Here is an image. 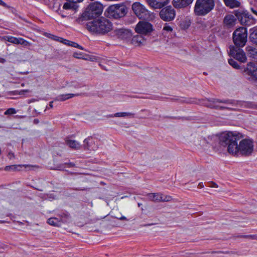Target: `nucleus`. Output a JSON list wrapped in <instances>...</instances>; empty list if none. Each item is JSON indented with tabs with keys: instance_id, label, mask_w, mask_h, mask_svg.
I'll return each instance as SVG.
<instances>
[{
	"instance_id": "c03bdc74",
	"label": "nucleus",
	"mask_w": 257,
	"mask_h": 257,
	"mask_svg": "<svg viewBox=\"0 0 257 257\" xmlns=\"http://www.w3.org/2000/svg\"><path fill=\"white\" fill-rule=\"evenodd\" d=\"M119 220H127L125 216H121L120 217H117Z\"/></svg>"
},
{
	"instance_id": "09e8293b",
	"label": "nucleus",
	"mask_w": 257,
	"mask_h": 257,
	"mask_svg": "<svg viewBox=\"0 0 257 257\" xmlns=\"http://www.w3.org/2000/svg\"><path fill=\"white\" fill-rule=\"evenodd\" d=\"M154 224V223H151V224H146V225H144V226H150V225H152Z\"/></svg>"
},
{
	"instance_id": "2eb2a0df",
	"label": "nucleus",
	"mask_w": 257,
	"mask_h": 257,
	"mask_svg": "<svg viewBox=\"0 0 257 257\" xmlns=\"http://www.w3.org/2000/svg\"><path fill=\"white\" fill-rule=\"evenodd\" d=\"M4 40L14 44H21L24 46H31V44L22 38H16L13 36H7Z\"/></svg>"
},
{
	"instance_id": "a19ab883",
	"label": "nucleus",
	"mask_w": 257,
	"mask_h": 257,
	"mask_svg": "<svg viewBox=\"0 0 257 257\" xmlns=\"http://www.w3.org/2000/svg\"><path fill=\"white\" fill-rule=\"evenodd\" d=\"M209 187H210L217 188L218 187V185L214 182H211L209 183Z\"/></svg>"
},
{
	"instance_id": "7c9ffc66",
	"label": "nucleus",
	"mask_w": 257,
	"mask_h": 257,
	"mask_svg": "<svg viewBox=\"0 0 257 257\" xmlns=\"http://www.w3.org/2000/svg\"><path fill=\"white\" fill-rule=\"evenodd\" d=\"M228 63L231 66H232L234 68L238 69L239 68V66L237 62L232 59H229Z\"/></svg>"
},
{
	"instance_id": "dca6fc26",
	"label": "nucleus",
	"mask_w": 257,
	"mask_h": 257,
	"mask_svg": "<svg viewBox=\"0 0 257 257\" xmlns=\"http://www.w3.org/2000/svg\"><path fill=\"white\" fill-rule=\"evenodd\" d=\"M236 18L232 15H226L223 19V27L225 29L233 28L236 24Z\"/></svg>"
},
{
	"instance_id": "603ef678",
	"label": "nucleus",
	"mask_w": 257,
	"mask_h": 257,
	"mask_svg": "<svg viewBox=\"0 0 257 257\" xmlns=\"http://www.w3.org/2000/svg\"><path fill=\"white\" fill-rule=\"evenodd\" d=\"M50 198L54 199L55 198L54 197H51V195H50V196L49 197Z\"/></svg>"
},
{
	"instance_id": "39448f33",
	"label": "nucleus",
	"mask_w": 257,
	"mask_h": 257,
	"mask_svg": "<svg viewBox=\"0 0 257 257\" xmlns=\"http://www.w3.org/2000/svg\"><path fill=\"white\" fill-rule=\"evenodd\" d=\"M132 9L135 15L140 19L151 22L155 18V14L147 9L145 6L140 2L133 3Z\"/></svg>"
},
{
	"instance_id": "5701e85b",
	"label": "nucleus",
	"mask_w": 257,
	"mask_h": 257,
	"mask_svg": "<svg viewBox=\"0 0 257 257\" xmlns=\"http://www.w3.org/2000/svg\"><path fill=\"white\" fill-rule=\"evenodd\" d=\"M135 114L132 112H117L114 113V114H110L109 115L110 117H134Z\"/></svg>"
},
{
	"instance_id": "2f4dec72",
	"label": "nucleus",
	"mask_w": 257,
	"mask_h": 257,
	"mask_svg": "<svg viewBox=\"0 0 257 257\" xmlns=\"http://www.w3.org/2000/svg\"><path fill=\"white\" fill-rule=\"evenodd\" d=\"M17 111L15 108H10L8 109L4 113L5 115H10L16 113Z\"/></svg>"
},
{
	"instance_id": "37998d69",
	"label": "nucleus",
	"mask_w": 257,
	"mask_h": 257,
	"mask_svg": "<svg viewBox=\"0 0 257 257\" xmlns=\"http://www.w3.org/2000/svg\"><path fill=\"white\" fill-rule=\"evenodd\" d=\"M0 5L2 6L3 7L7 8H9V7L7 5L6 3L4 2L2 0H0Z\"/></svg>"
},
{
	"instance_id": "72a5a7b5",
	"label": "nucleus",
	"mask_w": 257,
	"mask_h": 257,
	"mask_svg": "<svg viewBox=\"0 0 257 257\" xmlns=\"http://www.w3.org/2000/svg\"><path fill=\"white\" fill-rule=\"evenodd\" d=\"M200 139V143L198 145L201 147H205L207 144L206 140L205 138H201Z\"/></svg>"
},
{
	"instance_id": "c756f323",
	"label": "nucleus",
	"mask_w": 257,
	"mask_h": 257,
	"mask_svg": "<svg viewBox=\"0 0 257 257\" xmlns=\"http://www.w3.org/2000/svg\"><path fill=\"white\" fill-rule=\"evenodd\" d=\"M77 94L68 93L65 94L59 95L57 97L56 99L59 101H65L68 99L73 97L75 96H77Z\"/></svg>"
},
{
	"instance_id": "a18cd8bd",
	"label": "nucleus",
	"mask_w": 257,
	"mask_h": 257,
	"mask_svg": "<svg viewBox=\"0 0 257 257\" xmlns=\"http://www.w3.org/2000/svg\"><path fill=\"white\" fill-rule=\"evenodd\" d=\"M198 187L200 188H203L204 187V185H203L202 183H199V184H198Z\"/></svg>"
},
{
	"instance_id": "20e7f679",
	"label": "nucleus",
	"mask_w": 257,
	"mask_h": 257,
	"mask_svg": "<svg viewBox=\"0 0 257 257\" xmlns=\"http://www.w3.org/2000/svg\"><path fill=\"white\" fill-rule=\"evenodd\" d=\"M214 0H196L194 13L197 16H205L213 10Z\"/></svg>"
},
{
	"instance_id": "4be33fe9",
	"label": "nucleus",
	"mask_w": 257,
	"mask_h": 257,
	"mask_svg": "<svg viewBox=\"0 0 257 257\" xmlns=\"http://www.w3.org/2000/svg\"><path fill=\"white\" fill-rule=\"evenodd\" d=\"M143 35L139 34L134 36L132 39V43L135 46L144 45L146 43V39Z\"/></svg>"
},
{
	"instance_id": "473e14b6",
	"label": "nucleus",
	"mask_w": 257,
	"mask_h": 257,
	"mask_svg": "<svg viewBox=\"0 0 257 257\" xmlns=\"http://www.w3.org/2000/svg\"><path fill=\"white\" fill-rule=\"evenodd\" d=\"M250 11L254 15V16L257 17V6H251L249 8Z\"/></svg>"
},
{
	"instance_id": "e433bc0d",
	"label": "nucleus",
	"mask_w": 257,
	"mask_h": 257,
	"mask_svg": "<svg viewBox=\"0 0 257 257\" xmlns=\"http://www.w3.org/2000/svg\"><path fill=\"white\" fill-rule=\"evenodd\" d=\"M30 91L29 89L21 90L19 91H16L15 94L23 95L25 92H29Z\"/></svg>"
},
{
	"instance_id": "412c9836",
	"label": "nucleus",
	"mask_w": 257,
	"mask_h": 257,
	"mask_svg": "<svg viewBox=\"0 0 257 257\" xmlns=\"http://www.w3.org/2000/svg\"><path fill=\"white\" fill-rule=\"evenodd\" d=\"M193 0H173V6L176 9H181L187 7L191 5Z\"/></svg>"
},
{
	"instance_id": "cd10ccee",
	"label": "nucleus",
	"mask_w": 257,
	"mask_h": 257,
	"mask_svg": "<svg viewBox=\"0 0 257 257\" xmlns=\"http://www.w3.org/2000/svg\"><path fill=\"white\" fill-rule=\"evenodd\" d=\"M22 166L25 167L26 168H30L31 166L29 165H14L11 166H7L5 168V170L6 171H9L10 170H20L19 168L22 167Z\"/></svg>"
},
{
	"instance_id": "423d86ee",
	"label": "nucleus",
	"mask_w": 257,
	"mask_h": 257,
	"mask_svg": "<svg viewBox=\"0 0 257 257\" xmlns=\"http://www.w3.org/2000/svg\"><path fill=\"white\" fill-rule=\"evenodd\" d=\"M247 30L244 27L236 29L233 33L232 38L235 47H243L247 42Z\"/></svg>"
},
{
	"instance_id": "79ce46f5",
	"label": "nucleus",
	"mask_w": 257,
	"mask_h": 257,
	"mask_svg": "<svg viewBox=\"0 0 257 257\" xmlns=\"http://www.w3.org/2000/svg\"><path fill=\"white\" fill-rule=\"evenodd\" d=\"M8 157L10 160H11L15 158V155L13 153L10 152L8 155Z\"/></svg>"
},
{
	"instance_id": "ea45409f",
	"label": "nucleus",
	"mask_w": 257,
	"mask_h": 257,
	"mask_svg": "<svg viewBox=\"0 0 257 257\" xmlns=\"http://www.w3.org/2000/svg\"><path fill=\"white\" fill-rule=\"evenodd\" d=\"M163 30H165V31H168V32H170V31H171L172 30V29L169 26H165L163 28Z\"/></svg>"
},
{
	"instance_id": "4468645a",
	"label": "nucleus",
	"mask_w": 257,
	"mask_h": 257,
	"mask_svg": "<svg viewBox=\"0 0 257 257\" xmlns=\"http://www.w3.org/2000/svg\"><path fill=\"white\" fill-rule=\"evenodd\" d=\"M147 196L149 199L154 202H168L172 199L171 196L162 193H149Z\"/></svg>"
},
{
	"instance_id": "c9c22d12",
	"label": "nucleus",
	"mask_w": 257,
	"mask_h": 257,
	"mask_svg": "<svg viewBox=\"0 0 257 257\" xmlns=\"http://www.w3.org/2000/svg\"><path fill=\"white\" fill-rule=\"evenodd\" d=\"M251 36L253 39H255V42L257 44V27L253 30Z\"/></svg>"
},
{
	"instance_id": "49530a36",
	"label": "nucleus",
	"mask_w": 257,
	"mask_h": 257,
	"mask_svg": "<svg viewBox=\"0 0 257 257\" xmlns=\"http://www.w3.org/2000/svg\"><path fill=\"white\" fill-rule=\"evenodd\" d=\"M68 166L70 167H72L74 166V164L72 163H70L68 164Z\"/></svg>"
},
{
	"instance_id": "f03ea898",
	"label": "nucleus",
	"mask_w": 257,
	"mask_h": 257,
	"mask_svg": "<svg viewBox=\"0 0 257 257\" xmlns=\"http://www.w3.org/2000/svg\"><path fill=\"white\" fill-rule=\"evenodd\" d=\"M86 28L92 33L104 35L112 29V25L108 20L101 18L88 22L86 24Z\"/></svg>"
},
{
	"instance_id": "864d4df0",
	"label": "nucleus",
	"mask_w": 257,
	"mask_h": 257,
	"mask_svg": "<svg viewBox=\"0 0 257 257\" xmlns=\"http://www.w3.org/2000/svg\"><path fill=\"white\" fill-rule=\"evenodd\" d=\"M138 205L140 207L142 205V204L140 203H138Z\"/></svg>"
},
{
	"instance_id": "ddd939ff",
	"label": "nucleus",
	"mask_w": 257,
	"mask_h": 257,
	"mask_svg": "<svg viewBox=\"0 0 257 257\" xmlns=\"http://www.w3.org/2000/svg\"><path fill=\"white\" fill-rule=\"evenodd\" d=\"M113 36L121 40H127L132 36L131 31L124 29H116L112 32Z\"/></svg>"
},
{
	"instance_id": "9d476101",
	"label": "nucleus",
	"mask_w": 257,
	"mask_h": 257,
	"mask_svg": "<svg viewBox=\"0 0 257 257\" xmlns=\"http://www.w3.org/2000/svg\"><path fill=\"white\" fill-rule=\"evenodd\" d=\"M241 47H235L233 46L229 47V54L238 61L244 63L246 60V57Z\"/></svg>"
},
{
	"instance_id": "3c124183",
	"label": "nucleus",
	"mask_w": 257,
	"mask_h": 257,
	"mask_svg": "<svg viewBox=\"0 0 257 257\" xmlns=\"http://www.w3.org/2000/svg\"><path fill=\"white\" fill-rule=\"evenodd\" d=\"M190 25L189 22H188L186 26V28H188Z\"/></svg>"
},
{
	"instance_id": "f704fd0d",
	"label": "nucleus",
	"mask_w": 257,
	"mask_h": 257,
	"mask_svg": "<svg viewBox=\"0 0 257 257\" xmlns=\"http://www.w3.org/2000/svg\"><path fill=\"white\" fill-rule=\"evenodd\" d=\"M245 106L248 108H256L257 107V105L255 104L252 102H246L244 103Z\"/></svg>"
},
{
	"instance_id": "6e6552de",
	"label": "nucleus",
	"mask_w": 257,
	"mask_h": 257,
	"mask_svg": "<svg viewBox=\"0 0 257 257\" xmlns=\"http://www.w3.org/2000/svg\"><path fill=\"white\" fill-rule=\"evenodd\" d=\"M126 9L123 6L114 5L109 6L105 12L106 16L109 18L118 19L126 14Z\"/></svg>"
},
{
	"instance_id": "0eeeda50",
	"label": "nucleus",
	"mask_w": 257,
	"mask_h": 257,
	"mask_svg": "<svg viewBox=\"0 0 257 257\" xmlns=\"http://www.w3.org/2000/svg\"><path fill=\"white\" fill-rule=\"evenodd\" d=\"M103 9V6L100 3L98 2L91 3L88 6L83 13V17L89 19L98 17L102 14Z\"/></svg>"
},
{
	"instance_id": "4c0bfd02",
	"label": "nucleus",
	"mask_w": 257,
	"mask_h": 257,
	"mask_svg": "<svg viewBox=\"0 0 257 257\" xmlns=\"http://www.w3.org/2000/svg\"><path fill=\"white\" fill-rule=\"evenodd\" d=\"M71 8H72V4L68 3H65L63 6V8L65 10H69V9H71Z\"/></svg>"
},
{
	"instance_id": "58836bf2",
	"label": "nucleus",
	"mask_w": 257,
	"mask_h": 257,
	"mask_svg": "<svg viewBox=\"0 0 257 257\" xmlns=\"http://www.w3.org/2000/svg\"><path fill=\"white\" fill-rule=\"evenodd\" d=\"M73 57L78 58V59H84L82 56L81 53H79L77 52H74L73 55Z\"/></svg>"
},
{
	"instance_id": "de8ad7c7",
	"label": "nucleus",
	"mask_w": 257,
	"mask_h": 257,
	"mask_svg": "<svg viewBox=\"0 0 257 257\" xmlns=\"http://www.w3.org/2000/svg\"><path fill=\"white\" fill-rule=\"evenodd\" d=\"M174 100H175V101H179H179H181V102L184 101V100H182V99H178V98L174 99Z\"/></svg>"
},
{
	"instance_id": "a211bd4d",
	"label": "nucleus",
	"mask_w": 257,
	"mask_h": 257,
	"mask_svg": "<svg viewBox=\"0 0 257 257\" xmlns=\"http://www.w3.org/2000/svg\"><path fill=\"white\" fill-rule=\"evenodd\" d=\"M245 72L252 79L257 80V65L249 62L247 64Z\"/></svg>"
},
{
	"instance_id": "f257e3e1",
	"label": "nucleus",
	"mask_w": 257,
	"mask_h": 257,
	"mask_svg": "<svg viewBox=\"0 0 257 257\" xmlns=\"http://www.w3.org/2000/svg\"><path fill=\"white\" fill-rule=\"evenodd\" d=\"M241 135L237 132H225L221 133L219 137L220 146L227 148V152L232 155H241L244 156H250L253 152L254 144L252 140L244 139L237 142Z\"/></svg>"
},
{
	"instance_id": "aec40b11",
	"label": "nucleus",
	"mask_w": 257,
	"mask_h": 257,
	"mask_svg": "<svg viewBox=\"0 0 257 257\" xmlns=\"http://www.w3.org/2000/svg\"><path fill=\"white\" fill-rule=\"evenodd\" d=\"M147 2L154 9H161L168 4V0H147Z\"/></svg>"
},
{
	"instance_id": "bb28decb",
	"label": "nucleus",
	"mask_w": 257,
	"mask_h": 257,
	"mask_svg": "<svg viewBox=\"0 0 257 257\" xmlns=\"http://www.w3.org/2000/svg\"><path fill=\"white\" fill-rule=\"evenodd\" d=\"M246 49L249 57L257 61V49L251 46H247Z\"/></svg>"
},
{
	"instance_id": "6ab92c4d",
	"label": "nucleus",
	"mask_w": 257,
	"mask_h": 257,
	"mask_svg": "<svg viewBox=\"0 0 257 257\" xmlns=\"http://www.w3.org/2000/svg\"><path fill=\"white\" fill-rule=\"evenodd\" d=\"M50 36L49 38L53 39L54 40L60 41L63 44L67 45L68 46H71L73 47L77 48L81 50H83V48L82 46L79 45L76 43H75L74 42H72L67 40L63 39L62 38L58 37L57 36L49 34Z\"/></svg>"
},
{
	"instance_id": "f8f14e48",
	"label": "nucleus",
	"mask_w": 257,
	"mask_h": 257,
	"mask_svg": "<svg viewBox=\"0 0 257 257\" xmlns=\"http://www.w3.org/2000/svg\"><path fill=\"white\" fill-rule=\"evenodd\" d=\"M160 16L164 21H170L175 18V11L171 7H167L161 10Z\"/></svg>"
},
{
	"instance_id": "8fccbe9b",
	"label": "nucleus",
	"mask_w": 257,
	"mask_h": 257,
	"mask_svg": "<svg viewBox=\"0 0 257 257\" xmlns=\"http://www.w3.org/2000/svg\"><path fill=\"white\" fill-rule=\"evenodd\" d=\"M49 105H50V107L51 108H52V107H53L52 102H51L50 103Z\"/></svg>"
},
{
	"instance_id": "393cba45",
	"label": "nucleus",
	"mask_w": 257,
	"mask_h": 257,
	"mask_svg": "<svg viewBox=\"0 0 257 257\" xmlns=\"http://www.w3.org/2000/svg\"><path fill=\"white\" fill-rule=\"evenodd\" d=\"M59 220L61 221V224L68 223L71 221V218L67 212H63L60 215Z\"/></svg>"
},
{
	"instance_id": "9b49d317",
	"label": "nucleus",
	"mask_w": 257,
	"mask_h": 257,
	"mask_svg": "<svg viewBox=\"0 0 257 257\" xmlns=\"http://www.w3.org/2000/svg\"><path fill=\"white\" fill-rule=\"evenodd\" d=\"M235 15L242 25H249L254 19L253 16L249 14V12L247 11H237L235 12Z\"/></svg>"
},
{
	"instance_id": "7ed1b4c3",
	"label": "nucleus",
	"mask_w": 257,
	"mask_h": 257,
	"mask_svg": "<svg viewBox=\"0 0 257 257\" xmlns=\"http://www.w3.org/2000/svg\"><path fill=\"white\" fill-rule=\"evenodd\" d=\"M237 103L238 101L232 99L220 100L214 98L204 100L202 103L203 104L207 107L220 110L224 109L229 110L233 109L234 108L230 106H235L237 105Z\"/></svg>"
},
{
	"instance_id": "b1692460",
	"label": "nucleus",
	"mask_w": 257,
	"mask_h": 257,
	"mask_svg": "<svg viewBox=\"0 0 257 257\" xmlns=\"http://www.w3.org/2000/svg\"><path fill=\"white\" fill-rule=\"evenodd\" d=\"M225 5L231 9L239 7L240 3L237 0H223Z\"/></svg>"
},
{
	"instance_id": "1a4fd4ad",
	"label": "nucleus",
	"mask_w": 257,
	"mask_h": 257,
	"mask_svg": "<svg viewBox=\"0 0 257 257\" xmlns=\"http://www.w3.org/2000/svg\"><path fill=\"white\" fill-rule=\"evenodd\" d=\"M152 25L148 22L140 21L136 26L135 31L139 34L149 35L153 31Z\"/></svg>"
},
{
	"instance_id": "c85d7f7f",
	"label": "nucleus",
	"mask_w": 257,
	"mask_h": 257,
	"mask_svg": "<svg viewBox=\"0 0 257 257\" xmlns=\"http://www.w3.org/2000/svg\"><path fill=\"white\" fill-rule=\"evenodd\" d=\"M47 222L49 224L54 226H60L61 225V221L59 218L51 217L48 219Z\"/></svg>"
},
{
	"instance_id": "f3484780",
	"label": "nucleus",
	"mask_w": 257,
	"mask_h": 257,
	"mask_svg": "<svg viewBox=\"0 0 257 257\" xmlns=\"http://www.w3.org/2000/svg\"><path fill=\"white\" fill-rule=\"evenodd\" d=\"M83 143V147L85 150L94 151L98 148L97 144L95 143V140L92 137L85 139Z\"/></svg>"
},
{
	"instance_id": "a878e982",
	"label": "nucleus",
	"mask_w": 257,
	"mask_h": 257,
	"mask_svg": "<svg viewBox=\"0 0 257 257\" xmlns=\"http://www.w3.org/2000/svg\"><path fill=\"white\" fill-rule=\"evenodd\" d=\"M65 142L67 145L72 149H79L81 147L80 144L75 140H66Z\"/></svg>"
}]
</instances>
